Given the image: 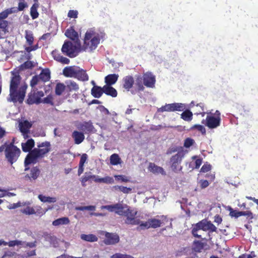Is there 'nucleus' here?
Segmentation results:
<instances>
[{"label": "nucleus", "instance_id": "1", "mask_svg": "<svg viewBox=\"0 0 258 258\" xmlns=\"http://www.w3.org/2000/svg\"><path fill=\"white\" fill-rule=\"evenodd\" d=\"M10 84V94L7 100L13 103H23L28 87L25 83H21V77L17 72H12Z\"/></svg>", "mask_w": 258, "mask_h": 258}, {"label": "nucleus", "instance_id": "2", "mask_svg": "<svg viewBox=\"0 0 258 258\" xmlns=\"http://www.w3.org/2000/svg\"><path fill=\"white\" fill-rule=\"evenodd\" d=\"M102 209H106L110 212H114L120 216H124L126 217L125 223L136 225L139 221L136 220V216L137 214V211L131 209L126 204H123L118 203L114 205L102 206Z\"/></svg>", "mask_w": 258, "mask_h": 258}, {"label": "nucleus", "instance_id": "3", "mask_svg": "<svg viewBox=\"0 0 258 258\" xmlns=\"http://www.w3.org/2000/svg\"><path fill=\"white\" fill-rule=\"evenodd\" d=\"M104 36V33L96 32L93 29L87 30L85 35L82 49L90 51L95 50L100 43V40L103 38Z\"/></svg>", "mask_w": 258, "mask_h": 258}, {"label": "nucleus", "instance_id": "4", "mask_svg": "<svg viewBox=\"0 0 258 258\" xmlns=\"http://www.w3.org/2000/svg\"><path fill=\"white\" fill-rule=\"evenodd\" d=\"M49 142H45L38 145V148H34L26 156L24 161H34L43 157L50 150Z\"/></svg>", "mask_w": 258, "mask_h": 258}, {"label": "nucleus", "instance_id": "5", "mask_svg": "<svg viewBox=\"0 0 258 258\" xmlns=\"http://www.w3.org/2000/svg\"><path fill=\"white\" fill-rule=\"evenodd\" d=\"M74 43L73 44L70 41H65L61 49V52L71 58L77 56L80 51L81 44V43Z\"/></svg>", "mask_w": 258, "mask_h": 258}, {"label": "nucleus", "instance_id": "6", "mask_svg": "<svg viewBox=\"0 0 258 258\" xmlns=\"http://www.w3.org/2000/svg\"><path fill=\"white\" fill-rule=\"evenodd\" d=\"M200 230L204 231L215 232L217 228L210 221L204 219L194 226L192 229V234L195 237L201 238V235L199 234L198 233Z\"/></svg>", "mask_w": 258, "mask_h": 258}, {"label": "nucleus", "instance_id": "7", "mask_svg": "<svg viewBox=\"0 0 258 258\" xmlns=\"http://www.w3.org/2000/svg\"><path fill=\"white\" fill-rule=\"evenodd\" d=\"M44 95L42 91H37V89H32L28 94L26 103L29 105L34 104H39L41 103V98Z\"/></svg>", "mask_w": 258, "mask_h": 258}, {"label": "nucleus", "instance_id": "8", "mask_svg": "<svg viewBox=\"0 0 258 258\" xmlns=\"http://www.w3.org/2000/svg\"><path fill=\"white\" fill-rule=\"evenodd\" d=\"M206 125L209 128H215L220 126L221 123V113L216 110L214 115H207L206 118Z\"/></svg>", "mask_w": 258, "mask_h": 258}, {"label": "nucleus", "instance_id": "9", "mask_svg": "<svg viewBox=\"0 0 258 258\" xmlns=\"http://www.w3.org/2000/svg\"><path fill=\"white\" fill-rule=\"evenodd\" d=\"M20 153V150L13 144L8 145L5 149L6 157L8 161H16Z\"/></svg>", "mask_w": 258, "mask_h": 258}, {"label": "nucleus", "instance_id": "10", "mask_svg": "<svg viewBox=\"0 0 258 258\" xmlns=\"http://www.w3.org/2000/svg\"><path fill=\"white\" fill-rule=\"evenodd\" d=\"M136 220L139 221V223L137 225H139L140 227L142 229H149L150 228L155 229L160 227L162 224L161 220L156 218L149 219L146 222H143L137 219Z\"/></svg>", "mask_w": 258, "mask_h": 258}, {"label": "nucleus", "instance_id": "11", "mask_svg": "<svg viewBox=\"0 0 258 258\" xmlns=\"http://www.w3.org/2000/svg\"><path fill=\"white\" fill-rule=\"evenodd\" d=\"M185 109V105L181 103H173L171 104H166L165 105L157 109L158 112H163L164 111L173 112L181 111Z\"/></svg>", "mask_w": 258, "mask_h": 258}, {"label": "nucleus", "instance_id": "12", "mask_svg": "<svg viewBox=\"0 0 258 258\" xmlns=\"http://www.w3.org/2000/svg\"><path fill=\"white\" fill-rule=\"evenodd\" d=\"M35 162H25V171L30 170V174H27L26 177L29 178L30 180L31 179L35 180L38 177L40 174V170L37 166H34Z\"/></svg>", "mask_w": 258, "mask_h": 258}, {"label": "nucleus", "instance_id": "13", "mask_svg": "<svg viewBox=\"0 0 258 258\" xmlns=\"http://www.w3.org/2000/svg\"><path fill=\"white\" fill-rule=\"evenodd\" d=\"M144 84L145 86L148 88H153L155 86L156 79L154 75L151 72H146L143 74L142 76Z\"/></svg>", "mask_w": 258, "mask_h": 258}, {"label": "nucleus", "instance_id": "14", "mask_svg": "<svg viewBox=\"0 0 258 258\" xmlns=\"http://www.w3.org/2000/svg\"><path fill=\"white\" fill-rule=\"evenodd\" d=\"M135 84V80L131 75L124 77L122 80V86L126 91H129Z\"/></svg>", "mask_w": 258, "mask_h": 258}, {"label": "nucleus", "instance_id": "15", "mask_svg": "<svg viewBox=\"0 0 258 258\" xmlns=\"http://www.w3.org/2000/svg\"><path fill=\"white\" fill-rule=\"evenodd\" d=\"M65 35L74 42L81 43L78 32L75 30L74 27H71L65 32Z\"/></svg>", "mask_w": 258, "mask_h": 258}, {"label": "nucleus", "instance_id": "16", "mask_svg": "<svg viewBox=\"0 0 258 258\" xmlns=\"http://www.w3.org/2000/svg\"><path fill=\"white\" fill-rule=\"evenodd\" d=\"M119 241V237L118 235L111 233H106L105 239H104V243L106 244L111 245L115 244L118 243Z\"/></svg>", "mask_w": 258, "mask_h": 258}, {"label": "nucleus", "instance_id": "17", "mask_svg": "<svg viewBox=\"0 0 258 258\" xmlns=\"http://www.w3.org/2000/svg\"><path fill=\"white\" fill-rule=\"evenodd\" d=\"M74 78L83 82L87 81L89 80V76L86 73V71L78 66H77Z\"/></svg>", "mask_w": 258, "mask_h": 258}, {"label": "nucleus", "instance_id": "18", "mask_svg": "<svg viewBox=\"0 0 258 258\" xmlns=\"http://www.w3.org/2000/svg\"><path fill=\"white\" fill-rule=\"evenodd\" d=\"M51 55L54 60L62 64H69L70 62L69 58L61 55L57 50H53Z\"/></svg>", "mask_w": 258, "mask_h": 258}, {"label": "nucleus", "instance_id": "19", "mask_svg": "<svg viewBox=\"0 0 258 258\" xmlns=\"http://www.w3.org/2000/svg\"><path fill=\"white\" fill-rule=\"evenodd\" d=\"M76 69L77 66H76L66 67L63 69L62 74L66 77L74 78Z\"/></svg>", "mask_w": 258, "mask_h": 258}, {"label": "nucleus", "instance_id": "20", "mask_svg": "<svg viewBox=\"0 0 258 258\" xmlns=\"http://www.w3.org/2000/svg\"><path fill=\"white\" fill-rule=\"evenodd\" d=\"M78 128L85 133H89L93 131L94 126L90 121H85L79 125Z\"/></svg>", "mask_w": 258, "mask_h": 258}, {"label": "nucleus", "instance_id": "21", "mask_svg": "<svg viewBox=\"0 0 258 258\" xmlns=\"http://www.w3.org/2000/svg\"><path fill=\"white\" fill-rule=\"evenodd\" d=\"M91 95L95 98H99L101 97L104 93V86L101 87L97 85H94L91 90Z\"/></svg>", "mask_w": 258, "mask_h": 258}, {"label": "nucleus", "instance_id": "22", "mask_svg": "<svg viewBox=\"0 0 258 258\" xmlns=\"http://www.w3.org/2000/svg\"><path fill=\"white\" fill-rule=\"evenodd\" d=\"M119 76L117 74H109L105 77V86H112L117 81Z\"/></svg>", "mask_w": 258, "mask_h": 258}, {"label": "nucleus", "instance_id": "23", "mask_svg": "<svg viewBox=\"0 0 258 258\" xmlns=\"http://www.w3.org/2000/svg\"><path fill=\"white\" fill-rule=\"evenodd\" d=\"M72 136L74 139L75 143L77 145L81 144L85 139L84 133L77 131H74Z\"/></svg>", "mask_w": 258, "mask_h": 258}, {"label": "nucleus", "instance_id": "24", "mask_svg": "<svg viewBox=\"0 0 258 258\" xmlns=\"http://www.w3.org/2000/svg\"><path fill=\"white\" fill-rule=\"evenodd\" d=\"M104 93L106 95L113 98L117 97L118 93L117 90L111 86H104Z\"/></svg>", "mask_w": 258, "mask_h": 258}, {"label": "nucleus", "instance_id": "25", "mask_svg": "<svg viewBox=\"0 0 258 258\" xmlns=\"http://www.w3.org/2000/svg\"><path fill=\"white\" fill-rule=\"evenodd\" d=\"M35 142L32 139H29L25 143L22 144V148L24 152L29 153L31 152V149L34 147Z\"/></svg>", "mask_w": 258, "mask_h": 258}, {"label": "nucleus", "instance_id": "26", "mask_svg": "<svg viewBox=\"0 0 258 258\" xmlns=\"http://www.w3.org/2000/svg\"><path fill=\"white\" fill-rule=\"evenodd\" d=\"M32 124L27 120L21 122L19 123L20 132L24 135L29 133V130L31 128Z\"/></svg>", "mask_w": 258, "mask_h": 258}, {"label": "nucleus", "instance_id": "27", "mask_svg": "<svg viewBox=\"0 0 258 258\" xmlns=\"http://www.w3.org/2000/svg\"><path fill=\"white\" fill-rule=\"evenodd\" d=\"M66 86L69 92H78L79 90V85L74 81L66 82Z\"/></svg>", "mask_w": 258, "mask_h": 258}, {"label": "nucleus", "instance_id": "28", "mask_svg": "<svg viewBox=\"0 0 258 258\" xmlns=\"http://www.w3.org/2000/svg\"><path fill=\"white\" fill-rule=\"evenodd\" d=\"M38 76L43 82L48 81L50 79V72L48 69L43 70Z\"/></svg>", "mask_w": 258, "mask_h": 258}, {"label": "nucleus", "instance_id": "29", "mask_svg": "<svg viewBox=\"0 0 258 258\" xmlns=\"http://www.w3.org/2000/svg\"><path fill=\"white\" fill-rule=\"evenodd\" d=\"M38 199L43 203H54L57 201V198L55 197H48L43 195H39Z\"/></svg>", "mask_w": 258, "mask_h": 258}, {"label": "nucleus", "instance_id": "30", "mask_svg": "<svg viewBox=\"0 0 258 258\" xmlns=\"http://www.w3.org/2000/svg\"><path fill=\"white\" fill-rule=\"evenodd\" d=\"M135 85L138 91H143L145 89L144 81L141 76H138L136 78Z\"/></svg>", "mask_w": 258, "mask_h": 258}, {"label": "nucleus", "instance_id": "31", "mask_svg": "<svg viewBox=\"0 0 258 258\" xmlns=\"http://www.w3.org/2000/svg\"><path fill=\"white\" fill-rule=\"evenodd\" d=\"M149 170L154 174H165L163 169L161 167L156 165L154 163H150L149 166Z\"/></svg>", "mask_w": 258, "mask_h": 258}, {"label": "nucleus", "instance_id": "32", "mask_svg": "<svg viewBox=\"0 0 258 258\" xmlns=\"http://www.w3.org/2000/svg\"><path fill=\"white\" fill-rule=\"evenodd\" d=\"M70 220L68 217H61L52 222V225L54 226H59L62 225H67L70 223Z\"/></svg>", "mask_w": 258, "mask_h": 258}, {"label": "nucleus", "instance_id": "33", "mask_svg": "<svg viewBox=\"0 0 258 258\" xmlns=\"http://www.w3.org/2000/svg\"><path fill=\"white\" fill-rule=\"evenodd\" d=\"M26 203L27 204L24 206L25 207L23 209L21 210V212L23 214L28 215L35 214L36 212L34 208L29 206L31 203L29 202Z\"/></svg>", "mask_w": 258, "mask_h": 258}, {"label": "nucleus", "instance_id": "34", "mask_svg": "<svg viewBox=\"0 0 258 258\" xmlns=\"http://www.w3.org/2000/svg\"><path fill=\"white\" fill-rule=\"evenodd\" d=\"M193 114L189 109H186L181 114L180 117L186 121H190L192 119Z\"/></svg>", "mask_w": 258, "mask_h": 258}, {"label": "nucleus", "instance_id": "35", "mask_svg": "<svg viewBox=\"0 0 258 258\" xmlns=\"http://www.w3.org/2000/svg\"><path fill=\"white\" fill-rule=\"evenodd\" d=\"M39 8V4L35 3L30 8V16L32 19H35L39 16V13L37 11Z\"/></svg>", "mask_w": 258, "mask_h": 258}, {"label": "nucleus", "instance_id": "36", "mask_svg": "<svg viewBox=\"0 0 258 258\" xmlns=\"http://www.w3.org/2000/svg\"><path fill=\"white\" fill-rule=\"evenodd\" d=\"M81 238L85 241L88 242H95L98 240L97 237L92 234H82L81 235Z\"/></svg>", "mask_w": 258, "mask_h": 258}, {"label": "nucleus", "instance_id": "37", "mask_svg": "<svg viewBox=\"0 0 258 258\" xmlns=\"http://www.w3.org/2000/svg\"><path fill=\"white\" fill-rule=\"evenodd\" d=\"M4 13L2 12L0 13V28L3 30H6L8 26V22L5 19L7 17L6 16L3 15Z\"/></svg>", "mask_w": 258, "mask_h": 258}, {"label": "nucleus", "instance_id": "38", "mask_svg": "<svg viewBox=\"0 0 258 258\" xmlns=\"http://www.w3.org/2000/svg\"><path fill=\"white\" fill-rule=\"evenodd\" d=\"M66 86L62 83H57L55 88V93L56 95L60 96L64 92Z\"/></svg>", "mask_w": 258, "mask_h": 258}, {"label": "nucleus", "instance_id": "39", "mask_svg": "<svg viewBox=\"0 0 258 258\" xmlns=\"http://www.w3.org/2000/svg\"><path fill=\"white\" fill-rule=\"evenodd\" d=\"M25 33L27 43L29 46H31L34 41V36L32 32L29 30H26Z\"/></svg>", "mask_w": 258, "mask_h": 258}, {"label": "nucleus", "instance_id": "40", "mask_svg": "<svg viewBox=\"0 0 258 258\" xmlns=\"http://www.w3.org/2000/svg\"><path fill=\"white\" fill-rule=\"evenodd\" d=\"M184 155V153L183 150H180L171 158L170 161H180Z\"/></svg>", "mask_w": 258, "mask_h": 258}, {"label": "nucleus", "instance_id": "41", "mask_svg": "<svg viewBox=\"0 0 258 258\" xmlns=\"http://www.w3.org/2000/svg\"><path fill=\"white\" fill-rule=\"evenodd\" d=\"M204 248V243L201 241H195L192 248L196 252H201Z\"/></svg>", "mask_w": 258, "mask_h": 258}, {"label": "nucleus", "instance_id": "42", "mask_svg": "<svg viewBox=\"0 0 258 258\" xmlns=\"http://www.w3.org/2000/svg\"><path fill=\"white\" fill-rule=\"evenodd\" d=\"M226 210L229 211V216L231 218H237L240 217L239 211H237L233 209L231 207L227 206L226 208Z\"/></svg>", "mask_w": 258, "mask_h": 258}, {"label": "nucleus", "instance_id": "43", "mask_svg": "<svg viewBox=\"0 0 258 258\" xmlns=\"http://www.w3.org/2000/svg\"><path fill=\"white\" fill-rule=\"evenodd\" d=\"M196 144L195 141L191 138H187L184 141L183 146L185 148H189Z\"/></svg>", "mask_w": 258, "mask_h": 258}, {"label": "nucleus", "instance_id": "44", "mask_svg": "<svg viewBox=\"0 0 258 258\" xmlns=\"http://www.w3.org/2000/svg\"><path fill=\"white\" fill-rule=\"evenodd\" d=\"M18 12L19 11L17 7H12L11 8L7 9L3 11L4 13L3 15L5 16H6L7 17H8V16L10 14L16 13Z\"/></svg>", "mask_w": 258, "mask_h": 258}, {"label": "nucleus", "instance_id": "45", "mask_svg": "<svg viewBox=\"0 0 258 258\" xmlns=\"http://www.w3.org/2000/svg\"><path fill=\"white\" fill-rule=\"evenodd\" d=\"M25 244V242L19 240H12L8 242V245H9L10 247H13L15 246H24V244Z\"/></svg>", "mask_w": 258, "mask_h": 258}, {"label": "nucleus", "instance_id": "46", "mask_svg": "<svg viewBox=\"0 0 258 258\" xmlns=\"http://www.w3.org/2000/svg\"><path fill=\"white\" fill-rule=\"evenodd\" d=\"M26 204V203L19 202L17 203L10 204L7 208L10 210L15 209L20 207L25 206Z\"/></svg>", "mask_w": 258, "mask_h": 258}, {"label": "nucleus", "instance_id": "47", "mask_svg": "<svg viewBox=\"0 0 258 258\" xmlns=\"http://www.w3.org/2000/svg\"><path fill=\"white\" fill-rule=\"evenodd\" d=\"M75 209L77 211H95L96 209V207L95 206H78L76 207Z\"/></svg>", "mask_w": 258, "mask_h": 258}, {"label": "nucleus", "instance_id": "48", "mask_svg": "<svg viewBox=\"0 0 258 258\" xmlns=\"http://www.w3.org/2000/svg\"><path fill=\"white\" fill-rule=\"evenodd\" d=\"M41 81L40 77L38 75L33 76L30 82V86L33 88Z\"/></svg>", "mask_w": 258, "mask_h": 258}, {"label": "nucleus", "instance_id": "49", "mask_svg": "<svg viewBox=\"0 0 258 258\" xmlns=\"http://www.w3.org/2000/svg\"><path fill=\"white\" fill-rule=\"evenodd\" d=\"M53 97L52 95H49L45 98H44L43 99H42L41 103H45V104H49L51 105H53Z\"/></svg>", "mask_w": 258, "mask_h": 258}, {"label": "nucleus", "instance_id": "50", "mask_svg": "<svg viewBox=\"0 0 258 258\" xmlns=\"http://www.w3.org/2000/svg\"><path fill=\"white\" fill-rule=\"evenodd\" d=\"M92 178V175L90 173H85V175L81 178V181L83 186H86V182Z\"/></svg>", "mask_w": 258, "mask_h": 258}, {"label": "nucleus", "instance_id": "51", "mask_svg": "<svg viewBox=\"0 0 258 258\" xmlns=\"http://www.w3.org/2000/svg\"><path fill=\"white\" fill-rule=\"evenodd\" d=\"M191 130L197 129L200 131L202 135H205L206 133V131L204 126L200 124H195L190 128Z\"/></svg>", "mask_w": 258, "mask_h": 258}, {"label": "nucleus", "instance_id": "52", "mask_svg": "<svg viewBox=\"0 0 258 258\" xmlns=\"http://www.w3.org/2000/svg\"><path fill=\"white\" fill-rule=\"evenodd\" d=\"M196 108L197 109V112L196 113L197 115L202 114V116L205 115V112H204V104L202 103H200L197 104L196 105Z\"/></svg>", "mask_w": 258, "mask_h": 258}, {"label": "nucleus", "instance_id": "53", "mask_svg": "<svg viewBox=\"0 0 258 258\" xmlns=\"http://www.w3.org/2000/svg\"><path fill=\"white\" fill-rule=\"evenodd\" d=\"M182 148L181 147L179 146H172L170 147L168 150L167 151V154H171L173 153L176 152L177 153L180 151V150H182Z\"/></svg>", "mask_w": 258, "mask_h": 258}, {"label": "nucleus", "instance_id": "54", "mask_svg": "<svg viewBox=\"0 0 258 258\" xmlns=\"http://www.w3.org/2000/svg\"><path fill=\"white\" fill-rule=\"evenodd\" d=\"M34 62L32 61L27 60L22 64L21 67L24 69H31L34 67Z\"/></svg>", "mask_w": 258, "mask_h": 258}, {"label": "nucleus", "instance_id": "55", "mask_svg": "<svg viewBox=\"0 0 258 258\" xmlns=\"http://www.w3.org/2000/svg\"><path fill=\"white\" fill-rule=\"evenodd\" d=\"M114 179L112 177L110 176H106L103 178H101L100 183H104L107 184L113 183Z\"/></svg>", "mask_w": 258, "mask_h": 258}, {"label": "nucleus", "instance_id": "56", "mask_svg": "<svg viewBox=\"0 0 258 258\" xmlns=\"http://www.w3.org/2000/svg\"><path fill=\"white\" fill-rule=\"evenodd\" d=\"M114 177L117 180H120L122 182H126L130 181V180L129 177L123 175H115Z\"/></svg>", "mask_w": 258, "mask_h": 258}, {"label": "nucleus", "instance_id": "57", "mask_svg": "<svg viewBox=\"0 0 258 258\" xmlns=\"http://www.w3.org/2000/svg\"><path fill=\"white\" fill-rule=\"evenodd\" d=\"M97 109L103 114L107 115L110 114L109 110L103 105H100L97 107Z\"/></svg>", "mask_w": 258, "mask_h": 258}, {"label": "nucleus", "instance_id": "58", "mask_svg": "<svg viewBox=\"0 0 258 258\" xmlns=\"http://www.w3.org/2000/svg\"><path fill=\"white\" fill-rule=\"evenodd\" d=\"M111 258H132V256L127 254L121 253H115L110 257Z\"/></svg>", "mask_w": 258, "mask_h": 258}, {"label": "nucleus", "instance_id": "59", "mask_svg": "<svg viewBox=\"0 0 258 258\" xmlns=\"http://www.w3.org/2000/svg\"><path fill=\"white\" fill-rule=\"evenodd\" d=\"M28 7L27 4L24 2H20L18 4V7H17L19 11H22L25 8Z\"/></svg>", "mask_w": 258, "mask_h": 258}, {"label": "nucleus", "instance_id": "60", "mask_svg": "<svg viewBox=\"0 0 258 258\" xmlns=\"http://www.w3.org/2000/svg\"><path fill=\"white\" fill-rule=\"evenodd\" d=\"M78 13L76 10H70L68 12V16L71 18H77L78 17Z\"/></svg>", "mask_w": 258, "mask_h": 258}, {"label": "nucleus", "instance_id": "61", "mask_svg": "<svg viewBox=\"0 0 258 258\" xmlns=\"http://www.w3.org/2000/svg\"><path fill=\"white\" fill-rule=\"evenodd\" d=\"M199 184L202 188H205L208 187L209 185V183L207 180H200L199 181Z\"/></svg>", "mask_w": 258, "mask_h": 258}, {"label": "nucleus", "instance_id": "62", "mask_svg": "<svg viewBox=\"0 0 258 258\" xmlns=\"http://www.w3.org/2000/svg\"><path fill=\"white\" fill-rule=\"evenodd\" d=\"M110 161H120V158L117 154L114 153L110 156Z\"/></svg>", "mask_w": 258, "mask_h": 258}, {"label": "nucleus", "instance_id": "63", "mask_svg": "<svg viewBox=\"0 0 258 258\" xmlns=\"http://www.w3.org/2000/svg\"><path fill=\"white\" fill-rule=\"evenodd\" d=\"M211 166L210 164H205L201 169V172H206L210 170Z\"/></svg>", "mask_w": 258, "mask_h": 258}, {"label": "nucleus", "instance_id": "64", "mask_svg": "<svg viewBox=\"0 0 258 258\" xmlns=\"http://www.w3.org/2000/svg\"><path fill=\"white\" fill-rule=\"evenodd\" d=\"M132 191V188L122 186L120 191L124 194H129Z\"/></svg>", "mask_w": 258, "mask_h": 258}]
</instances>
